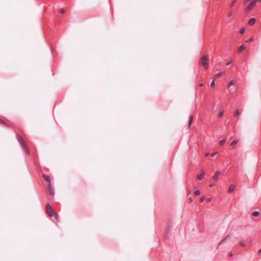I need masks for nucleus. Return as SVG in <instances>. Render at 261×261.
<instances>
[{
    "label": "nucleus",
    "instance_id": "nucleus-1",
    "mask_svg": "<svg viewBox=\"0 0 261 261\" xmlns=\"http://www.w3.org/2000/svg\"><path fill=\"white\" fill-rule=\"evenodd\" d=\"M261 2V0H252L249 5L245 8V11L246 12L250 11L256 5L257 3Z\"/></svg>",
    "mask_w": 261,
    "mask_h": 261
},
{
    "label": "nucleus",
    "instance_id": "nucleus-2",
    "mask_svg": "<svg viewBox=\"0 0 261 261\" xmlns=\"http://www.w3.org/2000/svg\"><path fill=\"white\" fill-rule=\"evenodd\" d=\"M45 211L49 217H53L55 212H54L52 207L49 204H47L45 206Z\"/></svg>",
    "mask_w": 261,
    "mask_h": 261
},
{
    "label": "nucleus",
    "instance_id": "nucleus-3",
    "mask_svg": "<svg viewBox=\"0 0 261 261\" xmlns=\"http://www.w3.org/2000/svg\"><path fill=\"white\" fill-rule=\"evenodd\" d=\"M201 65H207L209 64V59L207 56H203L200 60Z\"/></svg>",
    "mask_w": 261,
    "mask_h": 261
},
{
    "label": "nucleus",
    "instance_id": "nucleus-4",
    "mask_svg": "<svg viewBox=\"0 0 261 261\" xmlns=\"http://www.w3.org/2000/svg\"><path fill=\"white\" fill-rule=\"evenodd\" d=\"M46 190L47 193L51 196H54L55 194V190L52 186V184L48 185Z\"/></svg>",
    "mask_w": 261,
    "mask_h": 261
},
{
    "label": "nucleus",
    "instance_id": "nucleus-5",
    "mask_svg": "<svg viewBox=\"0 0 261 261\" xmlns=\"http://www.w3.org/2000/svg\"><path fill=\"white\" fill-rule=\"evenodd\" d=\"M16 138L18 141L20 143L21 146L24 147V145H25V143L23 141V139L22 138V137H21L18 134H17Z\"/></svg>",
    "mask_w": 261,
    "mask_h": 261
},
{
    "label": "nucleus",
    "instance_id": "nucleus-6",
    "mask_svg": "<svg viewBox=\"0 0 261 261\" xmlns=\"http://www.w3.org/2000/svg\"><path fill=\"white\" fill-rule=\"evenodd\" d=\"M42 177L48 183V185L51 184L52 179L49 176L47 175H43Z\"/></svg>",
    "mask_w": 261,
    "mask_h": 261
},
{
    "label": "nucleus",
    "instance_id": "nucleus-7",
    "mask_svg": "<svg viewBox=\"0 0 261 261\" xmlns=\"http://www.w3.org/2000/svg\"><path fill=\"white\" fill-rule=\"evenodd\" d=\"M221 174V172L219 171L216 172L214 175L212 177V179L215 181H217L218 179V177Z\"/></svg>",
    "mask_w": 261,
    "mask_h": 261
},
{
    "label": "nucleus",
    "instance_id": "nucleus-8",
    "mask_svg": "<svg viewBox=\"0 0 261 261\" xmlns=\"http://www.w3.org/2000/svg\"><path fill=\"white\" fill-rule=\"evenodd\" d=\"M204 176V172H202V173L200 174H199L197 176V179L198 180H202Z\"/></svg>",
    "mask_w": 261,
    "mask_h": 261
},
{
    "label": "nucleus",
    "instance_id": "nucleus-9",
    "mask_svg": "<svg viewBox=\"0 0 261 261\" xmlns=\"http://www.w3.org/2000/svg\"><path fill=\"white\" fill-rule=\"evenodd\" d=\"M21 147L23 149V150L25 152V153L26 154V155H29L30 154V151H29V150L28 149L26 144L24 145V147Z\"/></svg>",
    "mask_w": 261,
    "mask_h": 261
},
{
    "label": "nucleus",
    "instance_id": "nucleus-10",
    "mask_svg": "<svg viewBox=\"0 0 261 261\" xmlns=\"http://www.w3.org/2000/svg\"><path fill=\"white\" fill-rule=\"evenodd\" d=\"M245 46H244V45L243 44L241 46H240L238 49V53H241L243 50H245Z\"/></svg>",
    "mask_w": 261,
    "mask_h": 261
},
{
    "label": "nucleus",
    "instance_id": "nucleus-11",
    "mask_svg": "<svg viewBox=\"0 0 261 261\" xmlns=\"http://www.w3.org/2000/svg\"><path fill=\"white\" fill-rule=\"evenodd\" d=\"M234 189H235V186L233 185H231L229 188L228 192L231 193L234 190Z\"/></svg>",
    "mask_w": 261,
    "mask_h": 261
},
{
    "label": "nucleus",
    "instance_id": "nucleus-12",
    "mask_svg": "<svg viewBox=\"0 0 261 261\" xmlns=\"http://www.w3.org/2000/svg\"><path fill=\"white\" fill-rule=\"evenodd\" d=\"M255 22V18H251L249 21H248V24L250 25H253Z\"/></svg>",
    "mask_w": 261,
    "mask_h": 261
},
{
    "label": "nucleus",
    "instance_id": "nucleus-13",
    "mask_svg": "<svg viewBox=\"0 0 261 261\" xmlns=\"http://www.w3.org/2000/svg\"><path fill=\"white\" fill-rule=\"evenodd\" d=\"M238 143V140H233L230 144V145L233 147H234Z\"/></svg>",
    "mask_w": 261,
    "mask_h": 261
},
{
    "label": "nucleus",
    "instance_id": "nucleus-14",
    "mask_svg": "<svg viewBox=\"0 0 261 261\" xmlns=\"http://www.w3.org/2000/svg\"><path fill=\"white\" fill-rule=\"evenodd\" d=\"M193 122V116L191 115L189 118V127H190Z\"/></svg>",
    "mask_w": 261,
    "mask_h": 261
},
{
    "label": "nucleus",
    "instance_id": "nucleus-15",
    "mask_svg": "<svg viewBox=\"0 0 261 261\" xmlns=\"http://www.w3.org/2000/svg\"><path fill=\"white\" fill-rule=\"evenodd\" d=\"M229 236V234L227 235L223 240H222L219 243V245H220L221 244H222V243L224 242L228 238V237Z\"/></svg>",
    "mask_w": 261,
    "mask_h": 261
},
{
    "label": "nucleus",
    "instance_id": "nucleus-16",
    "mask_svg": "<svg viewBox=\"0 0 261 261\" xmlns=\"http://www.w3.org/2000/svg\"><path fill=\"white\" fill-rule=\"evenodd\" d=\"M235 83L236 82L234 80L230 81L228 84V88H229L231 86L234 85Z\"/></svg>",
    "mask_w": 261,
    "mask_h": 261
},
{
    "label": "nucleus",
    "instance_id": "nucleus-17",
    "mask_svg": "<svg viewBox=\"0 0 261 261\" xmlns=\"http://www.w3.org/2000/svg\"><path fill=\"white\" fill-rule=\"evenodd\" d=\"M259 213L257 211H255V212H253V213H252V216L254 217H258L259 216Z\"/></svg>",
    "mask_w": 261,
    "mask_h": 261
},
{
    "label": "nucleus",
    "instance_id": "nucleus-18",
    "mask_svg": "<svg viewBox=\"0 0 261 261\" xmlns=\"http://www.w3.org/2000/svg\"><path fill=\"white\" fill-rule=\"evenodd\" d=\"M225 142H226V139H224L223 140H221V141L219 142V145H220V146H222V145H223L225 144Z\"/></svg>",
    "mask_w": 261,
    "mask_h": 261
},
{
    "label": "nucleus",
    "instance_id": "nucleus-19",
    "mask_svg": "<svg viewBox=\"0 0 261 261\" xmlns=\"http://www.w3.org/2000/svg\"><path fill=\"white\" fill-rule=\"evenodd\" d=\"M241 113V112L239 110H237L234 114V116H239Z\"/></svg>",
    "mask_w": 261,
    "mask_h": 261
},
{
    "label": "nucleus",
    "instance_id": "nucleus-20",
    "mask_svg": "<svg viewBox=\"0 0 261 261\" xmlns=\"http://www.w3.org/2000/svg\"><path fill=\"white\" fill-rule=\"evenodd\" d=\"M194 194L195 196H198L200 194V191L199 190H196L194 192Z\"/></svg>",
    "mask_w": 261,
    "mask_h": 261
},
{
    "label": "nucleus",
    "instance_id": "nucleus-21",
    "mask_svg": "<svg viewBox=\"0 0 261 261\" xmlns=\"http://www.w3.org/2000/svg\"><path fill=\"white\" fill-rule=\"evenodd\" d=\"M54 216H55V218L56 219V220L58 221L59 216L58 214L55 212V214H54Z\"/></svg>",
    "mask_w": 261,
    "mask_h": 261
},
{
    "label": "nucleus",
    "instance_id": "nucleus-22",
    "mask_svg": "<svg viewBox=\"0 0 261 261\" xmlns=\"http://www.w3.org/2000/svg\"><path fill=\"white\" fill-rule=\"evenodd\" d=\"M223 115V111H221L219 113L218 117H221Z\"/></svg>",
    "mask_w": 261,
    "mask_h": 261
},
{
    "label": "nucleus",
    "instance_id": "nucleus-23",
    "mask_svg": "<svg viewBox=\"0 0 261 261\" xmlns=\"http://www.w3.org/2000/svg\"><path fill=\"white\" fill-rule=\"evenodd\" d=\"M215 85V79L212 81V82L211 84V86L212 87H214Z\"/></svg>",
    "mask_w": 261,
    "mask_h": 261
},
{
    "label": "nucleus",
    "instance_id": "nucleus-24",
    "mask_svg": "<svg viewBox=\"0 0 261 261\" xmlns=\"http://www.w3.org/2000/svg\"><path fill=\"white\" fill-rule=\"evenodd\" d=\"M223 74V72H219L215 75V77H217L221 76Z\"/></svg>",
    "mask_w": 261,
    "mask_h": 261
},
{
    "label": "nucleus",
    "instance_id": "nucleus-25",
    "mask_svg": "<svg viewBox=\"0 0 261 261\" xmlns=\"http://www.w3.org/2000/svg\"><path fill=\"white\" fill-rule=\"evenodd\" d=\"M0 124H5V120L0 118Z\"/></svg>",
    "mask_w": 261,
    "mask_h": 261
},
{
    "label": "nucleus",
    "instance_id": "nucleus-26",
    "mask_svg": "<svg viewBox=\"0 0 261 261\" xmlns=\"http://www.w3.org/2000/svg\"><path fill=\"white\" fill-rule=\"evenodd\" d=\"M253 40V37H251L249 39L247 40L246 41V42H252Z\"/></svg>",
    "mask_w": 261,
    "mask_h": 261
},
{
    "label": "nucleus",
    "instance_id": "nucleus-27",
    "mask_svg": "<svg viewBox=\"0 0 261 261\" xmlns=\"http://www.w3.org/2000/svg\"><path fill=\"white\" fill-rule=\"evenodd\" d=\"M212 200V197H209V198H207L205 200H206V202H210Z\"/></svg>",
    "mask_w": 261,
    "mask_h": 261
},
{
    "label": "nucleus",
    "instance_id": "nucleus-28",
    "mask_svg": "<svg viewBox=\"0 0 261 261\" xmlns=\"http://www.w3.org/2000/svg\"><path fill=\"white\" fill-rule=\"evenodd\" d=\"M245 32V29L244 28H242V29L240 30V33L241 34H243Z\"/></svg>",
    "mask_w": 261,
    "mask_h": 261
},
{
    "label": "nucleus",
    "instance_id": "nucleus-29",
    "mask_svg": "<svg viewBox=\"0 0 261 261\" xmlns=\"http://www.w3.org/2000/svg\"><path fill=\"white\" fill-rule=\"evenodd\" d=\"M240 244V245L242 247H245V244H244V243L243 242H241Z\"/></svg>",
    "mask_w": 261,
    "mask_h": 261
},
{
    "label": "nucleus",
    "instance_id": "nucleus-30",
    "mask_svg": "<svg viewBox=\"0 0 261 261\" xmlns=\"http://www.w3.org/2000/svg\"><path fill=\"white\" fill-rule=\"evenodd\" d=\"M205 200V198L204 197H202L200 199V201L201 202H203L204 201V200Z\"/></svg>",
    "mask_w": 261,
    "mask_h": 261
},
{
    "label": "nucleus",
    "instance_id": "nucleus-31",
    "mask_svg": "<svg viewBox=\"0 0 261 261\" xmlns=\"http://www.w3.org/2000/svg\"><path fill=\"white\" fill-rule=\"evenodd\" d=\"M237 1V0H233V2H232V3H231V4L230 5L231 7H232L233 6L234 4Z\"/></svg>",
    "mask_w": 261,
    "mask_h": 261
},
{
    "label": "nucleus",
    "instance_id": "nucleus-32",
    "mask_svg": "<svg viewBox=\"0 0 261 261\" xmlns=\"http://www.w3.org/2000/svg\"><path fill=\"white\" fill-rule=\"evenodd\" d=\"M4 125H5L7 127H11V125L8 123H7L6 122H5V124H4Z\"/></svg>",
    "mask_w": 261,
    "mask_h": 261
},
{
    "label": "nucleus",
    "instance_id": "nucleus-33",
    "mask_svg": "<svg viewBox=\"0 0 261 261\" xmlns=\"http://www.w3.org/2000/svg\"><path fill=\"white\" fill-rule=\"evenodd\" d=\"M216 153H217L216 152H213V153H211V156L214 157L216 155Z\"/></svg>",
    "mask_w": 261,
    "mask_h": 261
},
{
    "label": "nucleus",
    "instance_id": "nucleus-34",
    "mask_svg": "<svg viewBox=\"0 0 261 261\" xmlns=\"http://www.w3.org/2000/svg\"><path fill=\"white\" fill-rule=\"evenodd\" d=\"M60 12L62 14H64L65 12V11L64 9H62V10H61Z\"/></svg>",
    "mask_w": 261,
    "mask_h": 261
},
{
    "label": "nucleus",
    "instance_id": "nucleus-35",
    "mask_svg": "<svg viewBox=\"0 0 261 261\" xmlns=\"http://www.w3.org/2000/svg\"><path fill=\"white\" fill-rule=\"evenodd\" d=\"M232 12H230L228 14V17H230L231 16H232Z\"/></svg>",
    "mask_w": 261,
    "mask_h": 261
},
{
    "label": "nucleus",
    "instance_id": "nucleus-36",
    "mask_svg": "<svg viewBox=\"0 0 261 261\" xmlns=\"http://www.w3.org/2000/svg\"><path fill=\"white\" fill-rule=\"evenodd\" d=\"M231 63V61H229L227 63L226 65H229Z\"/></svg>",
    "mask_w": 261,
    "mask_h": 261
},
{
    "label": "nucleus",
    "instance_id": "nucleus-37",
    "mask_svg": "<svg viewBox=\"0 0 261 261\" xmlns=\"http://www.w3.org/2000/svg\"><path fill=\"white\" fill-rule=\"evenodd\" d=\"M250 0H244V4L247 3Z\"/></svg>",
    "mask_w": 261,
    "mask_h": 261
},
{
    "label": "nucleus",
    "instance_id": "nucleus-38",
    "mask_svg": "<svg viewBox=\"0 0 261 261\" xmlns=\"http://www.w3.org/2000/svg\"><path fill=\"white\" fill-rule=\"evenodd\" d=\"M260 254H261V249H260L258 251V254L259 255H260Z\"/></svg>",
    "mask_w": 261,
    "mask_h": 261
},
{
    "label": "nucleus",
    "instance_id": "nucleus-39",
    "mask_svg": "<svg viewBox=\"0 0 261 261\" xmlns=\"http://www.w3.org/2000/svg\"><path fill=\"white\" fill-rule=\"evenodd\" d=\"M229 256L230 257L232 256V253H229Z\"/></svg>",
    "mask_w": 261,
    "mask_h": 261
},
{
    "label": "nucleus",
    "instance_id": "nucleus-40",
    "mask_svg": "<svg viewBox=\"0 0 261 261\" xmlns=\"http://www.w3.org/2000/svg\"><path fill=\"white\" fill-rule=\"evenodd\" d=\"M214 185H213V184H211V185H210V187H211V188H212V187H214Z\"/></svg>",
    "mask_w": 261,
    "mask_h": 261
},
{
    "label": "nucleus",
    "instance_id": "nucleus-41",
    "mask_svg": "<svg viewBox=\"0 0 261 261\" xmlns=\"http://www.w3.org/2000/svg\"><path fill=\"white\" fill-rule=\"evenodd\" d=\"M199 86H200V87L203 86V84H202V83H201V84L199 85Z\"/></svg>",
    "mask_w": 261,
    "mask_h": 261
},
{
    "label": "nucleus",
    "instance_id": "nucleus-42",
    "mask_svg": "<svg viewBox=\"0 0 261 261\" xmlns=\"http://www.w3.org/2000/svg\"><path fill=\"white\" fill-rule=\"evenodd\" d=\"M205 155H206V156H208V153H206V154H205Z\"/></svg>",
    "mask_w": 261,
    "mask_h": 261
}]
</instances>
